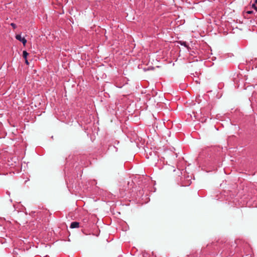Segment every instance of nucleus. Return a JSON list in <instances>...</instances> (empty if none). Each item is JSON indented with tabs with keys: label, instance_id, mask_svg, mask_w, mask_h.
Segmentation results:
<instances>
[{
	"label": "nucleus",
	"instance_id": "f257e3e1",
	"mask_svg": "<svg viewBox=\"0 0 257 257\" xmlns=\"http://www.w3.org/2000/svg\"><path fill=\"white\" fill-rule=\"evenodd\" d=\"M205 113H188V116L193 121L198 120L201 122L206 121V118L204 115ZM189 118V117H187Z\"/></svg>",
	"mask_w": 257,
	"mask_h": 257
},
{
	"label": "nucleus",
	"instance_id": "7ed1b4c3",
	"mask_svg": "<svg viewBox=\"0 0 257 257\" xmlns=\"http://www.w3.org/2000/svg\"><path fill=\"white\" fill-rule=\"evenodd\" d=\"M79 227V223L76 221L72 222L70 226L71 228H78Z\"/></svg>",
	"mask_w": 257,
	"mask_h": 257
},
{
	"label": "nucleus",
	"instance_id": "423d86ee",
	"mask_svg": "<svg viewBox=\"0 0 257 257\" xmlns=\"http://www.w3.org/2000/svg\"><path fill=\"white\" fill-rule=\"evenodd\" d=\"M11 26L12 27H13V28L14 29H16V28H17V26H16V25L15 24H14V23H11Z\"/></svg>",
	"mask_w": 257,
	"mask_h": 257
},
{
	"label": "nucleus",
	"instance_id": "ddd939ff",
	"mask_svg": "<svg viewBox=\"0 0 257 257\" xmlns=\"http://www.w3.org/2000/svg\"><path fill=\"white\" fill-rule=\"evenodd\" d=\"M119 121H120V122H121V121H122L123 120H122L120 119V120H119Z\"/></svg>",
	"mask_w": 257,
	"mask_h": 257
},
{
	"label": "nucleus",
	"instance_id": "0eeeda50",
	"mask_svg": "<svg viewBox=\"0 0 257 257\" xmlns=\"http://www.w3.org/2000/svg\"><path fill=\"white\" fill-rule=\"evenodd\" d=\"M25 63L27 65L29 64V62H28V60H27V59H25Z\"/></svg>",
	"mask_w": 257,
	"mask_h": 257
},
{
	"label": "nucleus",
	"instance_id": "6e6552de",
	"mask_svg": "<svg viewBox=\"0 0 257 257\" xmlns=\"http://www.w3.org/2000/svg\"><path fill=\"white\" fill-rule=\"evenodd\" d=\"M255 6H255V4H252V7L253 8H254V7H255Z\"/></svg>",
	"mask_w": 257,
	"mask_h": 257
},
{
	"label": "nucleus",
	"instance_id": "2eb2a0df",
	"mask_svg": "<svg viewBox=\"0 0 257 257\" xmlns=\"http://www.w3.org/2000/svg\"><path fill=\"white\" fill-rule=\"evenodd\" d=\"M2 175L1 173H0V175Z\"/></svg>",
	"mask_w": 257,
	"mask_h": 257
},
{
	"label": "nucleus",
	"instance_id": "f03ea898",
	"mask_svg": "<svg viewBox=\"0 0 257 257\" xmlns=\"http://www.w3.org/2000/svg\"><path fill=\"white\" fill-rule=\"evenodd\" d=\"M16 39L21 42L24 46L27 43V40L24 37H22L21 34L17 35L16 36Z\"/></svg>",
	"mask_w": 257,
	"mask_h": 257
},
{
	"label": "nucleus",
	"instance_id": "4468645a",
	"mask_svg": "<svg viewBox=\"0 0 257 257\" xmlns=\"http://www.w3.org/2000/svg\"><path fill=\"white\" fill-rule=\"evenodd\" d=\"M255 3H257V0L255 1Z\"/></svg>",
	"mask_w": 257,
	"mask_h": 257
},
{
	"label": "nucleus",
	"instance_id": "1a4fd4ad",
	"mask_svg": "<svg viewBox=\"0 0 257 257\" xmlns=\"http://www.w3.org/2000/svg\"><path fill=\"white\" fill-rule=\"evenodd\" d=\"M254 9L256 11H257V8H256V6H255V7H254Z\"/></svg>",
	"mask_w": 257,
	"mask_h": 257
},
{
	"label": "nucleus",
	"instance_id": "39448f33",
	"mask_svg": "<svg viewBox=\"0 0 257 257\" xmlns=\"http://www.w3.org/2000/svg\"><path fill=\"white\" fill-rule=\"evenodd\" d=\"M179 43L182 45V46H184L185 47H187V45H186V42H182V41H180L179 42Z\"/></svg>",
	"mask_w": 257,
	"mask_h": 257
},
{
	"label": "nucleus",
	"instance_id": "9d476101",
	"mask_svg": "<svg viewBox=\"0 0 257 257\" xmlns=\"http://www.w3.org/2000/svg\"><path fill=\"white\" fill-rule=\"evenodd\" d=\"M248 14H251V11H248Z\"/></svg>",
	"mask_w": 257,
	"mask_h": 257
},
{
	"label": "nucleus",
	"instance_id": "20e7f679",
	"mask_svg": "<svg viewBox=\"0 0 257 257\" xmlns=\"http://www.w3.org/2000/svg\"><path fill=\"white\" fill-rule=\"evenodd\" d=\"M29 55V53L26 51H24L23 52V56L25 59H27V56Z\"/></svg>",
	"mask_w": 257,
	"mask_h": 257
},
{
	"label": "nucleus",
	"instance_id": "9b49d317",
	"mask_svg": "<svg viewBox=\"0 0 257 257\" xmlns=\"http://www.w3.org/2000/svg\"><path fill=\"white\" fill-rule=\"evenodd\" d=\"M168 111H171V109L170 108H168Z\"/></svg>",
	"mask_w": 257,
	"mask_h": 257
},
{
	"label": "nucleus",
	"instance_id": "f8f14e48",
	"mask_svg": "<svg viewBox=\"0 0 257 257\" xmlns=\"http://www.w3.org/2000/svg\"><path fill=\"white\" fill-rule=\"evenodd\" d=\"M115 114H116V113H115ZM116 115V117L117 118H118V116H117L116 115Z\"/></svg>",
	"mask_w": 257,
	"mask_h": 257
}]
</instances>
